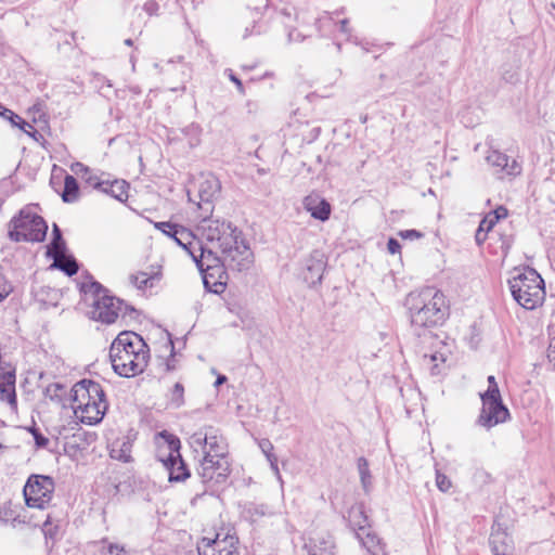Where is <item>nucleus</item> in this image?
<instances>
[{"mask_svg": "<svg viewBox=\"0 0 555 555\" xmlns=\"http://www.w3.org/2000/svg\"><path fill=\"white\" fill-rule=\"evenodd\" d=\"M206 240L205 251L212 250L214 255L222 256L230 264L245 266L249 261L250 250L241 233L230 224L219 220H205L201 227Z\"/></svg>", "mask_w": 555, "mask_h": 555, "instance_id": "1", "label": "nucleus"}, {"mask_svg": "<svg viewBox=\"0 0 555 555\" xmlns=\"http://www.w3.org/2000/svg\"><path fill=\"white\" fill-rule=\"evenodd\" d=\"M109 358L115 373L122 377H134L147 366L150 349L139 334L125 331L113 340Z\"/></svg>", "mask_w": 555, "mask_h": 555, "instance_id": "2", "label": "nucleus"}, {"mask_svg": "<svg viewBox=\"0 0 555 555\" xmlns=\"http://www.w3.org/2000/svg\"><path fill=\"white\" fill-rule=\"evenodd\" d=\"M411 323L416 327L431 328L442 325L449 315L446 295L435 287L411 292L405 298Z\"/></svg>", "mask_w": 555, "mask_h": 555, "instance_id": "3", "label": "nucleus"}, {"mask_svg": "<svg viewBox=\"0 0 555 555\" xmlns=\"http://www.w3.org/2000/svg\"><path fill=\"white\" fill-rule=\"evenodd\" d=\"M72 409L75 418L85 425L99 424L108 409L102 385L92 379H82L72 388Z\"/></svg>", "mask_w": 555, "mask_h": 555, "instance_id": "4", "label": "nucleus"}, {"mask_svg": "<svg viewBox=\"0 0 555 555\" xmlns=\"http://www.w3.org/2000/svg\"><path fill=\"white\" fill-rule=\"evenodd\" d=\"M508 286L513 298L527 310L541 307L545 300L544 281L533 269L515 270Z\"/></svg>", "mask_w": 555, "mask_h": 555, "instance_id": "5", "label": "nucleus"}, {"mask_svg": "<svg viewBox=\"0 0 555 555\" xmlns=\"http://www.w3.org/2000/svg\"><path fill=\"white\" fill-rule=\"evenodd\" d=\"M198 555H240L235 530L225 525L205 528L196 544Z\"/></svg>", "mask_w": 555, "mask_h": 555, "instance_id": "6", "label": "nucleus"}, {"mask_svg": "<svg viewBox=\"0 0 555 555\" xmlns=\"http://www.w3.org/2000/svg\"><path fill=\"white\" fill-rule=\"evenodd\" d=\"M48 225L39 215L37 206H25L10 222V237L16 242H41L47 234Z\"/></svg>", "mask_w": 555, "mask_h": 555, "instance_id": "7", "label": "nucleus"}, {"mask_svg": "<svg viewBox=\"0 0 555 555\" xmlns=\"http://www.w3.org/2000/svg\"><path fill=\"white\" fill-rule=\"evenodd\" d=\"M196 266L203 273L205 286L212 293L220 294L225 288L227 274L224 266L241 269L243 266L230 264L222 256L214 255L212 250L205 251L203 246L196 255L192 256Z\"/></svg>", "mask_w": 555, "mask_h": 555, "instance_id": "8", "label": "nucleus"}, {"mask_svg": "<svg viewBox=\"0 0 555 555\" xmlns=\"http://www.w3.org/2000/svg\"><path fill=\"white\" fill-rule=\"evenodd\" d=\"M482 408L478 417V423L485 427H493L504 423L509 412L503 404L498 383L494 376L488 377V389L481 393Z\"/></svg>", "mask_w": 555, "mask_h": 555, "instance_id": "9", "label": "nucleus"}, {"mask_svg": "<svg viewBox=\"0 0 555 555\" xmlns=\"http://www.w3.org/2000/svg\"><path fill=\"white\" fill-rule=\"evenodd\" d=\"M164 262L155 260L129 275V283L143 295H153L163 286Z\"/></svg>", "mask_w": 555, "mask_h": 555, "instance_id": "10", "label": "nucleus"}, {"mask_svg": "<svg viewBox=\"0 0 555 555\" xmlns=\"http://www.w3.org/2000/svg\"><path fill=\"white\" fill-rule=\"evenodd\" d=\"M54 482L52 478L33 475L24 487V496L29 507L43 508L52 499Z\"/></svg>", "mask_w": 555, "mask_h": 555, "instance_id": "11", "label": "nucleus"}, {"mask_svg": "<svg viewBox=\"0 0 555 555\" xmlns=\"http://www.w3.org/2000/svg\"><path fill=\"white\" fill-rule=\"evenodd\" d=\"M451 353L452 346L449 343L433 336L429 346L424 350L422 364L430 374L439 375L444 372L446 363Z\"/></svg>", "mask_w": 555, "mask_h": 555, "instance_id": "12", "label": "nucleus"}, {"mask_svg": "<svg viewBox=\"0 0 555 555\" xmlns=\"http://www.w3.org/2000/svg\"><path fill=\"white\" fill-rule=\"evenodd\" d=\"M47 256L53 260L51 264L52 268H57L67 275L77 273L78 264L74 257L68 254L66 244L56 225H54L53 230V240L48 245Z\"/></svg>", "mask_w": 555, "mask_h": 555, "instance_id": "13", "label": "nucleus"}, {"mask_svg": "<svg viewBox=\"0 0 555 555\" xmlns=\"http://www.w3.org/2000/svg\"><path fill=\"white\" fill-rule=\"evenodd\" d=\"M155 229L171 237L179 246H181L192 257L201 250L203 244L195 237L193 232L185 227L172 222H155L152 221Z\"/></svg>", "mask_w": 555, "mask_h": 555, "instance_id": "14", "label": "nucleus"}, {"mask_svg": "<svg viewBox=\"0 0 555 555\" xmlns=\"http://www.w3.org/2000/svg\"><path fill=\"white\" fill-rule=\"evenodd\" d=\"M349 518L357 529V537L361 541L362 545L373 555H386L385 544L370 528H367V519L363 515L362 509L360 507L353 508L349 514Z\"/></svg>", "mask_w": 555, "mask_h": 555, "instance_id": "15", "label": "nucleus"}, {"mask_svg": "<svg viewBox=\"0 0 555 555\" xmlns=\"http://www.w3.org/2000/svg\"><path fill=\"white\" fill-rule=\"evenodd\" d=\"M191 446L195 449L201 448L204 456L229 457L224 439L216 434L197 433L191 438Z\"/></svg>", "mask_w": 555, "mask_h": 555, "instance_id": "16", "label": "nucleus"}, {"mask_svg": "<svg viewBox=\"0 0 555 555\" xmlns=\"http://www.w3.org/2000/svg\"><path fill=\"white\" fill-rule=\"evenodd\" d=\"M198 474L205 482L220 483L224 481L230 474L229 457L203 456Z\"/></svg>", "mask_w": 555, "mask_h": 555, "instance_id": "17", "label": "nucleus"}, {"mask_svg": "<svg viewBox=\"0 0 555 555\" xmlns=\"http://www.w3.org/2000/svg\"><path fill=\"white\" fill-rule=\"evenodd\" d=\"M154 444L156 448V456L163 464H170L180 455L179 438L168 431H162L155 435Z\"/></svg>", "mask_w": 555, "mask_h": 555, "instance_id": "18", "label": "nucleus"}, {"mask_svg": "<svg viewBox=\"0 0 555 555\" xmlns=\"http://www.w3.org/2000/svg\"><path fill=\"white\" fill-rule=\"evenodd\" d=\"M0 400L5 402L12 411L17 410L15 372L9 365H0Z\"/></svg>", "mask_w": 555, "mask_h": 555, "instance_id": "19", "label": "nucleus"}, {"mask_svg": "<svg viewBox=\"0 0 555 555\" xmlns=\"http://www.w3.org/2000/svg\"><path fill=\"white\" fill-rule=\"evenodd\" d=\"M121 311L120 302L109 296H102L94 302V308L92 311L93 318L106 323H114Z\"/></svg>", "mask_w": 555, "mask_h": 555, "instance_id": "20", "label": "nucleus"}, {"mask_svg": "<svg viewBox=\"0 0 555 555\" xmlns=\"http://www.w3.org/2000/svg\"><path fill=\"white\" fill-rule=\"evenodd\" d=\"M487 163L498 168V171L504 172L506 176H518L521 173V164L517 159H509L507 155L498 150H491L487 154Z\"/></svg>", "mask_w": 555, "mask_h": 555, "instance_id": "21", "label": "nucleus"}, {"mask_svg": "<svg viewBox=\"0 0 555 555\" xmlns=\"http://www.w3.org/2000/svg\"><path fill=\"white\" fill-rule=\"evenodd\" d=\"M304 207L311 217L320 221H326L331 217V204L319 194L311 193L304 198Z\"/></svg>", "mask_w": 555, "mask_h": 555, "instance_id": "22", "label": "nucleus"}, {"mask_svg": "<svg viewBox=\"0 0 555 555\" xmlns=\"http://www.w3.org/2000/svg\"><path fill=\"white\" fill-rule=\"evenodd\" d=\"M309 555H335V544L331 537H314L306 545Z\"/></svg>", "mask_w": 555, "mask_h": 555, "instance_id": "23", "label": "nucleus"}, {"mask_svg": "<svg viewBox=\"0 0 555 555\" xmlns=\"http://www.w3.org/2000/svg\"><path fill=\"white\" fill-rule=\"evenodd\" d=\"M62 199L65 203H75L79 199L80 190L77 180L70 176L66 175L64 177V183L62 190H56Z\"/></svg>", "mask_w": 555, "mask_h": 555, "instance_id": "24", "label": "nucleus"}, {"mask_svg": "<svg viewBox=\"0 0 555 555\" xmlns=\"http://www.w3.org/2000/svg\"><path fill=\"white\" fill-rule=\"evenodd\" d=\"M103 191L109 193L113 197L118 199L119 202H126L129 197V184L125 180H115L111 183L101 182Z\"/></svg>", "mask_w": 555, "mask_h": 555, "instance_id": "25", "label": "nucleus"}, {"mask_svg": "<svg viewBox=\"0 0 555 555\" xmlns=\"http://www.w3.org/2000/svg\"><path fill=\"white\" fill-rule=\"evenodd\" d=\"M164 466L169 472V480L170 481H182L185 480L190 473L181 457V454L178 455L170 464H164Z\"/></svg>", "mask_w": 555, "mask_h": 555, "instance_id": "26", "label": "nucleus"}, {"mask_svg": "<svg viewBox=\"0 0 555 555\" xmlns=\"http://www.w3.org/2000/svg\"><path fill=\"white\" fill-rule=\"evenodd\" d=\"M220 191L219 181L214 177L205 178L198 188V194L203 202H210Z\"/></svg>", "mask_w": 555, "mask_h": 555, "instance_id": "27", "label": "nucleus"}, {"mask_svg": "<svg viewBox=\"0 0 555 555\" xmlns=\"http://www.w3.org/2000/svg\"><path fill=\"white\" fill-rule=\"evenodd\" d=\"M70 170L89 185L95 188L102 185L99 177L93 172V170L82 163L72 164Z\"/></svg>", "mask_w": 555, "mask_h": 555, "instance_id": "28", "label": "nucleus"}, {"mask_svg": "<svg viewBox=\"0 0 555 555\" xmlns=\"http://www.w3.org/2000/svg\"><path fill=\"white\" fill-rule=\"evenodd\" d=\"M111 457L124 463L132 460L131 444L127 441H115L111 447Z\"/></svg>", "mask_w": 555, "mask_h": 555, "instance_id": "29", "label": "nucleus"}, {"mask_svg": "<svg viewBox=\"0 0 555 555\" xmlns=\"http://www.w3.org/2000/svg\"><path fill=\"white\" fill-rule=\"evenodd\" d=\"M258 446L261 449L262 453L266 455L268 462L270 463L271 469L274 472L275 476L280 478L281 474L279 468V460L273 452V444L269 439H261L259 440Z\"/></svg>", "mask_w": 555, "mask_h": 555, "instance_id": "30", "label": "nucleus"}, {"mask_svg": "<svg viewBox=\"0 0 555 555\" xmlns=\"http://www.w3.org/2000/svg\"><path fill=\"white\" fill-rule=\"evenodd\" d=\"M496 222L498 217L494 215H490V212L483 217L476 232V241L478 244H481L482 242L486 241L487 234L495 225Z\"/></svg>", "mask_w": 555, "mask_h": 555, "instance_id": "31", "label": "nucleus"}, {"mask_svg": "<svg viewBox=\"0 0 555 555\" xmlns=\"http://www.w3.org/2000/svg\"><path fill=\"white\" fill-rule=\"evenodd\" d=\"M507 537L505 534H492L491 537V545L494 555H507L509 551V545L506 542Z\"/></svg>", "mask_w": 555, "mask_h": 555, "instance_id": "32", "label": "nucleus"}, {"mask_svg": "<svg viewBox=\"0 0 555 555\" xmlns=\"http://www.w3.org/2000/svg\"><path fill=\"white\" fill-rule=\"evenodd\" d=\"M358 469L361 476L362 485L365 489L371 486V474L369 469V463L365 459L361 457L358 460Z\"/></svg>", "mask_w": 555, "mask_h": 555, "instance_id": "33", "label": "nucleus"}, {"mask_svg": "<svg viewBox=\"0 0 555 555\" xmlns=\"http://www.w3.org/2000/svg\"><path fill=\"white\" fill-rule=\"evenodd\" d=\"M184 388L180 383H176L171 390V401L175 405L180 406L183 403Z\"/></svg>", "mask_w": 555, "mask_h": 555, "instance_id": "34", "label": "nucleus"}, {"mask_svg": "<svg viewBox=\"0 0 555 555\" xmlns=\"http://www.w3.org/2000/svg\"><path fill=\"white\" fill-rule=\"evenodd\" d=\"M0 116L4 119H7L8 121H10V124L14 127L18 121L20 119L22 118L20 115L15 114L13 111H11L10 108H7L5 106H3L2 104H0Z\"/></svg>", "mask_w": 555, "mask_h": 555, "instance_id": "35", "label": "nucleus"}, {"mask_svg": "<svg viewBox=\"0 0 555 555\" xmlns=\"http://www.w3.org/2000/svg\"><path fill=\"white\" fill-rule=\"evenodd\" d=\"M398 235L404 241H417L424 237V233L415 229L401 230Z\"/></svg>", "mask_w": 555, "mask_h": 555, "instance_id": "36", "label": "nucleus"}, {"mask_svg": "<svg viewBox=\"0 0 555 555\" xmlns=\"http://www.w3.org/2000/svg\"><path fill=\"white\" fill-rule=\"evenodd\" d=\"M42 532L46 538L54 539L59 532V526L48 518L42 526Z\"/></svg>", "mask_w": 555, "mask_h": 555, "instance_id": "37", "label": "nucleus"}, {"mask_svg": "<svg viewBox=\"0 0 555 555\" xmlns=\"http://www.w3.org/2000/svg\"><path fill=\"white\" fill-rule=\"evenodd\" d=\"M12 292V285L5 278V275L0 271V301L7 298Z\"/></svg>", "mask_w": 555, "mask_h": 555, "instance_id": "38", "label": "nucleus"}, {"mask_svg": "<svg viewBox=\"0 0 555 555\" xmlns=\"http://www.w3.org/2000/svg\"><path fill=\"white\" fill-rule=\"evenodd\" d=\"M21 129L27 135L35 138L36 129L35 127L27 122L25 119L21 118L20 121L14 126Z\"/></svg>", "mask_w": 555, "mask_h": 555, "instance_id": "39", "label": "nucleus"}, {"mask_svg": "<svg viewBox=\"0 0 555 555\" xmlns=\"http://www.w3.org/2000/svg\"><path fill=\"white\" fill-rule=\"evenodd\" d=\"M436 483L437 487L443 492L448 491L452 486L451 480L446 475L440 473L437 474Z\"/></svg>", "mask_w": 555, "mask_h": 555, "instance_id": "40", "label": "nucleus"}, {"mask_svg": "<svg viewBox=\"0 0 555 555\" xmlns=\"http://www.w3.org/2000/svg\"><path fill=\"white\" fill-rule=\"evenodd\" d=\"M387 249L390 254H401V245L396 238H389L387 243Z\"/></svg>", "mask_w": 555, "mask_h": 555, "instance_id": "41", "label": "nucleus"}, {"mask_svg": "<svg viewBox=\"0 0 555 555\" xmlns=\"http://www.w3.org/2000/svg\"><path fill=\"white\" fill-rule=\"evenodd\" d=\"M36 444L40 448H44L49 444V439L39 433L34 434Z\"/></svg>", "mask_w": 555, "mask_h": 555, "instance_id": "42", "label": "nucleus"}, {"mask_svg": "<svg viewBox=\"0 0 555 555\" xmlns=\"http://www.w3.org/2000/svg\"><path fill=\"white\" fill-rule=\"evenodd\" d=\"M314 256L319 257V259L317 260V263L314 266H309L308 269L312 270L313 268H315V270L318 272H321L323 270V267H324L323 255H321L319 253H314Z\"/></svg>", "mask_w": 555, "mask_h": 555, "instance_id": "43", "label": "nucleus"}, {"mask_svg": "<svg viewBox=\"0 0 555 555\" xmlns=\"http://www.w3.org/2000/svg\"><path fill=\"white\" fill-rule=\"evenodd\" d=\"M547 357L555 369V337L550 343Z\"/></svg>", "mask_w": 555, "mask_h": 555, "instance_id": "44", "label": "nucleus"}, {"mask_svg": "<svg viewBox=\"0 0 555 555\" xmlns=\"http://www.w3.org/2000/svg\"><path fill=\"white\" fill-rule=\"evenodd\" d=\"M490 215L496 216L499 221L500 219H504L507 217V209L503 206H500L495 210L490 211Z\"/></svg>", "mask_w": 555, "mask_h": 555, "instance_id": "45", "label": "nucleus"}, {"mask_svg": "<svg viewBox=\"0 0 555 555\" xmlns=\"http://www.w3.org/2000/svg\"><path fill=\"white\" fill-rule=\"evenodd\" d=\"M230 79L236 83V86L238 87L240 91L243 92V85L241 82V80H238L233 74L230 75Z\"/></svg>", "mask_w": 555, "mask_h": 555, "instance_id": "46", "label": "nucleus"}, {"mask_svg": "<svg viewBox=\"0 0 555 555\" xmlns=\"http://www.w3.org/2000/svg\"><path fill=\"white\" fill-rule=\"evenodd\" d=\"M225 379H227L225 376H219L217 379V384L220 385V384L224 383Z\"/></svg>", "mask_w": 555, "mask_h": 555, "instance_id": "47", "label": "nucleus"}, {"mask_svg": "<svg viewBox=\"0 0 555 555\" xmlns=\"http://www.w3.org/2000/svg\"><path fill=\"white\" fill-rule=\"evenodd\" d=\"M152 7H154V3H146L145 4L146 10H149V11L152 10Z\"/></svg>", "mask_w": 555, "mask_h": 555, "instance_id": "48", "label": "nucleus"}, {"mask_svg": "<svg viewBox=\"0 0 555 555\" xmlns=\"http://www.w3.org/2000/svg\"><path fill=\"white\" fill-rule=\"evenodd\" d=\"M125 42H126V44H128V46H132V40H131V39H127Z\"/></svg>", "mask_w": 555, "mask_h": 555, "instance_id": "49", "label": "nucleus"}, {"mask_svg": "<svg viewBox=\"0 0 555 555\" xmlns=\"http://www.w3.org/2000/svg\"><path fill=\"white\" fill-rule=\"evenodd\" d=\"M55 180H56V177H55V176H53V178H52V181H51V182H52L53 184H55Z\"/></svg>", "mask_w": 555, "mask_h": 555, "instance_id": "50", "label": "nucleus"}]
</instances>
